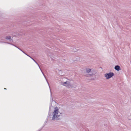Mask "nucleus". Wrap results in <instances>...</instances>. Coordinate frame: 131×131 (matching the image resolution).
Segmentation results:
<instances>
[{"label": "nucleus", "instance_id": "obj_10", "mask_svg": "<svg viewBox=\"0 0 131 131\" xmlns=\"http://www.w3.org/2000/svg\"><path fill=\"white\" fill-rule=\"evenodd\" d=\"M4 89H6V88H4Z\"/></svg>", "mask_w": 131, "mask_h": 131}, {"label": "nucleus", "instance_id": "obj_1", "mask_svg": "<svg viewBox=\"0 0 131 131\" xmlns=\"http://www.w3.org/2000/svg\"><path fill=\"white\" fill-rule=\"evenodd\" d=\"M62 114V113L60 110L59 108L56 107L54 108L53 112L49 115V117L52 120H58L61 119Z\"/></svg>", "mask_w": 131, "mask_h": 131}, {"label": "nucleus", "instance_id": "obj_9", "mask_svg": "<svg viewBox=\"0 0 131 131\" xmlns=\"http://www.w3.org/2000/svg\"><path fill=\"white\" fill-rule=\"evenodd\" d=\"M61 70H60V71H59V72H61Z\"/></svg>", "mask_w": 131, "mask_h": 131}, {"label": "nucleus", "instance_id": "obj_5", "mask_svg": "<svg viewBox=\"0 0 131 131\" xmlns=\"http://www.w3.org/2000/svg\"><path fill=\"white\" fill-rule=\"evenodd\" d=\"M115 69L117 71H119L121 70L120 67L118 66H115Z\"/></svg>", "mask_w": 131, "mask_h": 131}, {"label": "nucleus", "instance_id": "obj_2", "mask_svg": "<svg viewBox=\"0 0 131 131\" xmlns=\"http://www.w3.org/2000/svg\"><path fill=\"white\" fill-rule=\"evenodd\" d=\"M71 83V82L69 81H67L66 82L62 83V85L66 87L70 88L72 86Z\"/></svg>", "mask_w": 131, "mask_h": 131}, {"label": "nucleus", "instance_id": "obj_8", "mask_svg": "<svg viewBox=\"0 0 131 131\" xmlns=\"http://www.w3.org/2000/svg\"><path fill=\"white\" fill-rule=\"evenodd\" d=\"M52 103L54 104V103H56V102H55L54 101H53L52 102Z\"/></svg>", "mask_w": 131, "mask_h": 131}, {"label": "nucleus", "instance_id": "obj_3", "mask_svg": "<svg viewBox=\"0 0 131 131\" xmlns=\"http://www.w3.org/2000/svg\"><path fill=\"white\" fill-rule=\"evenodd\" d=\"M17 48H18V49H19V50H20L21 51L23 52L26 55H27L28 56V57H30L31 59H32L37 64V65H38V66H39L41 71V72L42 73V74H43V76H44L45 78L46 79V80L47 82V83L49 86V88H50V87L49 86V83L47 81V80L46 79V77L44 75V74L42 72V70H41V69L39 64H38V63L37 62H36V61L34 59H33L31 57H30V56H29L28 55H27V54L26 53H25L22 50H21V49H19V48H18L16 46H15Z\"/></svg>", "mask_w": 131, "mask_h": 131}, {"label": "nucleus", "instance_id": "obj_4", "mask_svg": "<svg viewBox=\"0 0 131 131\" xmlns=\"http://www.w3.org/2000/svg\"><path fill=\"white\" fill-rule=\"evenodd\" d=\"M114 75V73H106L105 74V76L106 79H108L112 77Z\"/></svg>", "mask_w": 131, "mask_h": 131}, {"label": "nucleus", "instance_id": "obj_7", "mask_svg": "<svg viewBox=\"0 0 131 131\" xmlns=\"http://www.w3.org/2000/svg\"><path fill=\"white\" fill-rule=\"evenodd\" d=\"M91 70L90 69H86V72L87 73H89L90 71Z\"/></svg>", "mask_w": 131, "mask_h": 131}, {"label": "nucleus", "instance_id": "obj_6", "mask_svg": "<svg viewBox=\"0 0 131 131\" xmlns=\"http://www.w3.org/2000/svg\"><path fill=\"white\" fill-rule=\"evenodd\" d=\"M6 39H8L9 40H10V41L11 40H12L11 39V37L10 36H8L6 37Z\"/></svg>", "mask_w": 131, "mask_h": 131}]
</instances>
